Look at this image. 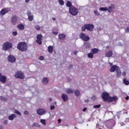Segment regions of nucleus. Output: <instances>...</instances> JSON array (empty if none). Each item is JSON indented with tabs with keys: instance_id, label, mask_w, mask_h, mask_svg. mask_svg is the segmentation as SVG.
<instances>
[{
	"instance_id": "obj_1",
	"label": "nucleus",
	"mask_w": 129,
	"mask_h": 129,
	"mask_svg": "<svg viewBox=\"0 0 129 129\" xmlns=\"http://www.w3.org/2000/svg\"><path fill=\"white\" fill-rule=\"evenodd\" d=\"M17 48L21 52H26L28 50V45L25 42H20L17 45Z\"/></svg>"
},
{
	"instance_id": "obj_2",
	"label": "nucleus",
	"mask_w": 129,
	"mask_h": 129,
	"mask_svg": "<svg viewBox=\"0 0 129 129\" xmlns=\"http://www.w3.org/2000/svg\"><path fill=\"white\" fill-rule=\"evenodd\" d=\"M93 29H94V25L90 24H85L82 27V31L85 32V30H88L91 32L93 31Z\"/></svg>"
},
{
	"instance_id": "obj_3",
	"label": "nucleus",
	"mask_w": 129,
	"mask_h": 129,
	"mask_svg": "<svg viewBox=\"0 0 129 129\" xmlns=\"http://www.w3.org/2000/svg\"><path fill=\"white\" fill-rule=\"evenodd\" d=\"M69 13L72 16H77L78 14V9L74 6H72L69 8Z\"/></svg>"
},
{
	"instance_id": "obj_4",
	"label": "nucleus",
	"mask_w": 129,
	"mask_h": 129,
	"mask_svg": "<svg viewBox=\"0 0 129 129\" xmlns=\"http://www.w3.org/2000/svg\"><path fill=\"white\" fill-rule=\"evenodd\" d=\"M11 48H13V44L11 42H6L4 43L3 49L4 51H8L9 49H11Z\"/></svg>"
},
{
	"instance_id": "obj_5",
	"label": "nucleus",
	"mask_w": 129,
	"mask_h": 129,
	"mask_svg": "<svg viewBox=\"0 0 129 129\" xmlns=\"http://www.w3.org/2000/svg\"><path fill=\"white\" fill-rule=\"evenodd\" d=\"M79 37H80V39H81L82 41H85L86 42H87V41H89L90 40V38L89 37V36H88V35L84 33H81L80 34Z\"/></svg>"
},
{
	"instance_id": "obj_6",
	"label": "nucleus",
	"mask_w": 129,
	"mask_h": 129,
	"mask_svg": "<svg viewBox=\"0 0 129 129\" xmlns=\"http://www.w3.org/2000/svg\"><path fill=\"white\" fill-rule=\"evenodd\" d=\"M15 77L17 79L19 78L20 79H24V78H25V75L22 72L18 71L16 73Z\"/></svg>"
},
{
	"instance_id": "obj_7",
	"label": "nucleus",
	"mask_w": 129,
	"mask_h": 129,
	"mask_svg": "<svg viewBox=\"0 0 129 129\" xmlns=\"http://www.w3.org/2000/svg\"><path fill=\"white\" fill-rule=\"evenodd\" d=\"M36 43L38 45H42V40H43V35L42 34H37L36 36Z\"/></svg>"
},
{
	"instance_id": "obj_8",
	"label": "nucleus",
	"mask_w": 129,
	"mask_h": 129,
	"mask_svg": "<svg viewBox=\"0 0 129 129\" xmlns=\"http://www.w3.org/2000/svg\"><path fill=\"white\" fill-rule=\"evenodd\" d=\"M114 8V6H111L108 7L104 8V7H101L100 8V11H108V13H111V11H112V9Z\"/></svg>"
},
{
	"instance_id": "obj_9",
	"label": "nucleus",
	"mask_w": 129,
	"mask_h": 129,
	"mask_svg": "<svg viewBox=\"0 0 129 129\" xmlns=\"http://www.w3.org/2000/svg\"><path fill=\"white\" fill-rule=\"evenodd\" d=\"M101 97L104 101H107L109 97V94H108V93L104 92L102 94Z\"/></svg>"
},
{
	"instance_id": "obj_10",
	"label": "nucleus",
	"mask_w": 129,
	"mask_h": 129,
	"mask_svg": "<svg viewBox=\"0 0 129 129\" xmlns=\"http://www.w3.org/2000/svg\"><path fill=\"white\" fill-rule=\"evenodd\" d=\"M18 21V17L17 16L15 15L13 16L11 18V24L12 25H15L16 24H17V22Z\"/></svg>"
},
{
	"instance_id": "obj_11",
	"label": "nucleus",
	"mask_w": 129,
	"mask_h": 129,
	"mask_svg": "<svg viewBox=\"0 0 129 129\" xmlns=\"http://www.w3.org/2000/svg\"><path fill=\"white\" fill-rule=\"evenodd\" d=\"M8 60L9 61V62L14 63V62H16V57L13 55H10L8 57Z\"/></svg>"
},
{
	"instance_id": "obj_12",
	"label": "nucleus",
	"mask_w": 129,
	"mask_h": 129,
	"mask_svg": "<svg viewBox=\"0 0 129 129\" xmlns=\"http://www.w3.org/2000/svg\"><path fill=\"white\" fill-rule=\"evenodd\" d=\"M37 114H39V115H43V114H45V113H46V110L43 109H38L37 110Z\"/></svg>"
},
{
	"instance_id": "obj_13",
	"label": "nucleus",
	"mask_w": 129,
	"mask_h": 129,
	"mask_svg": "<svg viewBox=\"0 0 129 129\" xmlns=\"http://www.w3.org/2000/svg\"><path fill=\"white\" fill-rule=\"evenodd\" d=\"M117 99V97L116 96H114V97H109L108 98V100L107 101L108 102H112V101H115Z\"/></svg>"
},
{
	"instance_id": "obj_14",
	"label": "nucleus",
	"mask_w": 129,
	"mask_h": 129,
	"mask_svg": "<svg viewBox=\"0 0 129 129\" xmlns=\"http://www.w3.org/2000/svg\"><path fill=\"white\" fill-rule=\"evenodd\" d=\"M7 13H9V10L6 8H4L0 11V16H5V14H7Z\"/></svg>"
},
{
	"instance_id": "obj_15",
	"label": "nucleus",
	"mask_w": 129,
	"mask_h": 129,
	"mask_svg": "<svg viewBox=\"0 0 129 129\" xmlns=\"http://www.w3.org/2000/svg\"><path fill=\"white\" fill-rule=\"evenodd\" d=\"M27 16L28 17L29 21L32 22V21L33 20V15H32V13H31V11H28L27 12Z\"/></svg>"
},
{
	"instance_id": "obj_16",
	"label": "nucleus",
	"mask_w": 129,
	"mask_h": 129,
	"mask_svg": "<svg viewBox=\"0 0 129 129\" xmlns=\"http://www.w3.org/2000/svg\"><path fill=\"white\" fill-rule=\"evenodd\" d=\"M17 28L21 31H24L25 30V25L23 24H19L17 25Z\"/></svg>"
},
{
	"instance_id": "obj_17",
	"label": "nucleus",
	"mask_w": 129,
	"mask_h": 129,
	"mask_svg": "<svg viewBox=\"0 0 129 129\" xmlns=\"http://www.w3.org/2000/svg\"><path fill=\"white\" fill-rule=\"evenodd\" d=\"M0 81L1 82H3V83H6L7 81V77H6V76H2L0 77Z\"/></svg>"
},
{
	"instance_id": "obj_18",
	"label": "nucleus",
	"mask_w": 129,
	"mask_h": 129,
	"mask_svg": "<svg viewBox=\"0 0 129 129\" xmlns=\"http://www.w3.org/2000/svg\"><path fill=\"white\" fill-rule=\"evenodd\" d=\"M116 72L117 77H120L121 75V71H120V69H119V68H117L116 70Z\"/></svg>"
},
{
	"instance_id": "obj_19",
	"label": "nucleus",
	"mask_w": 129,
	"mask_h": 129,
	"mask_svg": "<svg viewBox=\"0 0 129 129\" xmlns=\"http://www.w3.org/2000/svg\"><path fill=\"white\" fill-rule=\"evenodd\" d=\"M61 98H62L63 101H67V100H68V96L65 94H62L61 95Z\"/></svg>"
},
{
	"instance_id": "obj_20",
	"label": "nucleus",
	"mask_w": 129,
	"mask_h": 129,
	"mask_svg": "<svg viewBox=\"0 0 129 129\" xmlns=\"http://www.w3.org/2000/svg\"><path fill=\"white\" fill-rule=\"evenodd\" d=\"M105 57H108L109 58V57H111L112 56V51H109L105 54Z\"/></svg>"
},
{
	"instance_id": "obj_21",
	"label": "nucleus",
	"mask_w": 129,
	"mask_h": 129,
	"mask_svg": "<svg viewBox=\"0 0 129 129\" xmlns=\"http://www.w3.org/2000/svg\"><path fill=\"white\" fill-rule=\"evenodd\" d=\"M117 69V66L114 65L111 67L110 69V72H114V71H115V70H116Z\"/></svg>"
},
{
	"instance_id": "obj_22",
	"label": "nucleus",
	"mask_w": 129,
	"mask_h": 129,
	"mask_svg": "<svg viewBox=\"0 0 129 129\" xmlns=\"http://www.w3.org/2000/svg\"><path fill=\"white\" fill-rule=\"evenodd\" d=\"M58 38L60 39V40H64L65 38H66V35L64 34H60L58 35Z\"/></svg>"
},
{
	"instance_id": "obj_23",
	"label": "nucleus",
	"mask_w": 129,
	"mask_h": 129,
	"mask_svg": "<svg viewBox=\"0 0 129 129\" xmlns=\"http://www.w3.org/2000/svg\"><path fill=\"white\" fill-rule=\"evenodd\" d=\"M84 46H85L86 49H89L90 48V43L84 42Z\"/></svg>"
},
{
	"instance_id": "obj_24",
	"label": "nucleus",
	"mask_w": 129,
	"mask_h": 129,
	"mask_svg": "<svg viewBox=\"0 0 129 129\" xmlns=\"http://www.w3.org/2000/svg\"><path fill=\"white\" fill-rule=\"evenodd\" d=\"M91 51L93 54H97L99 50L97 48H92Z\"/></svg>"
},
{
	"instance_id": "obj_25",
	"label": "nucleus",
	"mask_w": 129,
	"mask_h": 129,
	"mask_svg": "<svg viewBox=\"0 0 129 129\" xmlns=\"http://www.w3.org/2000/svg\"><path fill=\"white\" fill-rule=\"evenodd\" d=\"M48 82H49V79L47 78H44L42 79V83H43V84H47V83H48Z\"/></svg>"
},
{
	"instance_id": "obj_26",
	"label": "nucleus",
	"mask_w": 129,
	"mask_h": 129,
	"mask_svg": "<svg viewBox=\"0 0 129 129\" xmlns=\"http://www.w3.org/2000/svg\"><path fill=\"white\" fill-rule=\"evenodd\" d=\"M53 46H49L48 47V53H53Z\"/></svg>"
},
{
	"instance_id": "obj_27",
	"label": "nucleus",
	"mask_w": 129,
	"mask_h": 129,
	"mask_svg": "<svg viewBox=\"0 0 129 129\" xmlns=\"http://www.w3.org/2000/svg\"><path fill=\"white\" fill-rule=\"evenodd\" d=\"M66 6L68 8H72V3L70 1H68L67 2Z\"/></svg>"
},
{
	"instance_id": "obj_28",
	"label": "nucleus",
	"mask_w": 129,
	"mask_h": 129,
	"mask_svg": "<svg viewBox=\"0 0 129 129\" xmlns=\"http://www.w3.org/2000/svg\"><path fill=\"white\" fill-rule=\"evenodd\" d=\"M16 116V114H12L10 116H9V119H10V120H13V119H14V118H15Z\"/></svg>"
},
{
	"instance_id": "obj_29",
	"label": "nucleus",
	"mask_w": 129,
	"mask_h": 129,
	"mask_svg": "<svg viewBox=\"0 0 129 129\" xmlns=\"http://www.w3.org/2000/svg\"><path fill=\"white\" fill-rule=\"evenodd\" d=\"M75 94L76 95V96H79V95H80V91H79V90H76L75 91Z\"/></svg>"
},
{
	"instance_id": "obj_30",
	"label": "nucleus",
	"mask_w": 129,
	"mask_h": 129,
	"mask_svg": "<svg viewBox=\"0 0 129 129\" xmlns=\"http://www.w3.org/2000/svg\"><path fill=\"white\" fill-rule=\"evenodd\" d=\"M123 83L125 85H129V81L128 80H126V79H124L123 80Z\"/></svg>"
},
{
	"instance_id": "obj_31",
	"label": "nucleus",
	"mask_w": 129,
	"mask_h": 129,
	"mask_svg": "<svg viewBox=\"0 0 129 129\" xmlns=\"http://www.w3.org/2000/svg\"><path fill=\"white\" fill-rule=\"evenodd\" d=\"M67 93L69 94V93H73V89H68L67 90Z\"/></svg>"
},
{
	"instance_id": "obj_32",
	"label": "nucleus",
	"mask_w": 129,
	"mask_h": 129,
	"mask_svg": "<svg viewBox=\"0 0 129 129\" xmlns=\"http://www.w3.org/2000/svg\"><path fill=\"white\" fill-rule=\"evenodd\" d=\"M40 122H41L42 124H44V125H46V120L45 119H41L40 120Z\"/></svg>"
},
{
	"instance_id": "obj_33",
	"label": "nucleus",
	"mask_w": 129,
	"mask_h": 129,
	"mask_svg": "<svg viewBox=\"0 0 129 129\" xmlns=\"http://www.w3.org/2000/svg\"><path fill=\"white\" fill-rule=\"evenodd\" d=\"M88 58H93V53L90 52L89 54H88Z\"/></svg>"
},
{
	"instance_id": "obj_34",
	"label": "nucleus",
	"mask_w": 129,
	"mask_h": 129,
	"mask_svg": "<svg viewBox=\"0 0 129 129\" xmlns=\"http://www.w3.org/2000/svg\"><path fill=\"white\" fill-rule=\"evenodd\" d=\"M35 28L37 31H40V29H41V27H40L39 25H36Z\"/></svg>"
},
{
	"instance_id": "obj_35",
	"label": "nucleus",
	"mask_w": 129,
	"mask_h": 129,
	"mask_svg": "<svg viewBox=\"0 0 129 129\" xmlns=\"http://www.w3.org/2000/svg\"><path fill=\"white\" fill-rule=\"evenodd\" d=\"M101 106V105L99 104V105H95L93 106L94 108H99Z\"/></svg>"
},
{
	"instance_id": "obj_36",
	"label": "nucleus",
	"mask_w": 129,
	"mask_h": 129,
	"mask_svg": "<svg viewBox=\"0 0 129 129\" xmlns=\"http://www.w3.org/2000/svg\"><path fill=\"white\" fill-rule=\"evenodd\" d=\"M59 3L60 6H64V1L63 0H59Z\"/></svg>"
},
{
	"instance_id": "obj_37",
	"label": "nucleus",
	"mask_w": 129,
	"mask_h": 129,
	"mask_svg": "<svg viewBox=\"0 0 129 129\" xmlns=\"http://www.w3.org/2000/svg\"><path fill=\"white\" fill-rule=\"evenodd\" d=\"M15 112L17 114H18V115H22V114H21V112H20V111H19V110H15Z\"/></svg>"
},
{
	"instance_id": "obj_38",
	"label": "nucleus",
	"mask_w": 129,
	"mask_h": 129,
	"mask_svg": "<svg viewBox=\"0 0 129 129\" xmlns=\"http://www.w3.org/2000/svg\"><path fill=\"white\" fill-rule=\"evenodd\" d=\"M94 13L95 15H96V16H99V15H100L99 14V13H98V11H97V10H95L94 11Z\"/></svg>"
},
{
	"instance_id": "obj_39",
	"label": "nucleus",
	"mask_w": 129,
	"mask_h": 129,
	"mask_svg": "<svg viewBox=\"0 0 129 129\" xmlns=\"http://www.w3.org/2000/svg\"><path fill=\"white\" fill-rule=\"evenodd\" d=\"M0 99H1V100H5V101H7V98H6L3 96H0Z\"/></svg>"
},
{
	"instance_id": "obj_40",
	"label": "nucleus",
	"mask_w": 129,
	"mask_h": 129,
	"mask_svg": "<svg viewBox=\"0 0 129 129\" xmlns=\"http://www.w3.org/2000/svg\"><path fill=\"white\" fill-rule=\"evenodd\" d=\"M13 36H17L18 35V32L17 31H14L13 32Z\"/></svg>"
},
{
	"instance_id": "obj_41",
	"label": "nucleus",
	"mask_w": 129,
	"mask_h": 129,
	"mask_svg": "<svg viewBox=\"0 0 129 129\" xmlns=\"http://www.w3.org/2000/svg\"><path fill=\"white\" fill-rule=\"evenodd\" d=\"M92 100H93V101L96 100V96H93L92 97Z\"/></svg>"
},
{
	"instance_id": "obj_42",
	"label": "nucleus",
	"mask_w": 129,
	"mask_h": 129,
	"mask_svg": "<svg viewBox=\"0 0 129 129\" xmlns=\"http://www.w3.org/2000/svg\"><path fill=\"white\" fill-rule=\"evenodd\" d=\"M39 60H44V56H41L39 57Z\"/></svg>"
},
{
	"instance_id": "obj_43",
	"label": "nucleus",
	"mask_w": 129,
	"mask_h": 129,
	"mask_svg": "<svg viewBox=\"0 0 129 129\" xmlns=\"http://www.w3.org/2000/svg\"><path fill=\"white\" fill-rule=\"evenodd\" d=\"M126 33H129V27H127L125 29Z\"/></svg>"
},
{
	"instance_id": "obj_44",
	"label": "nucleus",
	"mask_w": 129,
	"mask_h": 129,
	"mask_svg": "<svg viewBox=\"0 0 129 129\" xmlns=\"http://www.w3.org/2000/svg\"><path fill=\"white\" fill-rule=\"evenodd\" d=\"M52 34H53V35H58V32H55V31H53V32H52Z\"/></svg>"
},
{
	"instance_id": "obj_45",
	"label": "nucleus",
	"mask_w": 129,
	"mask_h": 129,
	"mask_svg": "<svg viewBox=\"0 0 129 129\" xmlns=\"http://www.w3.org/2000/svg\"><path fill=\"white\" fill-rule=\"evenodd\" d=\"M122 76H125V75H126V73H125V72H122Z\"/></svg>"
},
{
	"instance_id": "obj_46",
	"label": "nucleus",
	"mask_w": 129,
	"mask_h": 129,
	"mask_svg": "<svg viewBox=\"0 0 129 129\" xmlns=\"http://www.w3.org/2000/svg\"><path fill=\"white\" fill-rule=\"evenodd\" d=\"M24 114L28 115V114H29V112L28 111H24Z\"/></svg>"
},
{
	"instance_id": "obj_47",
	"label": "nucleus",
	"mask_w": 129,
	"mask_h": 129,
	"mask_svg": "<svg viewBox=\"0 0 129 129\" xmlns=\"http://www.w3.org/2000/svg\"><path fill=\"white\" fill-rule=\"evenodd\" d=\"M54 108H55V106H50V109L51 110H53V109H54Z\"/></svg>"
},
{
	"instance_id": "obj_48",
	"label": "nucleus",
	"mask_w": 129,
	"mask_h": 129,
	"mask_svg": "<svg viewBox=\"0 0 129 129\" xmlns=\"http://www.w3.org/2000/svg\"><path fill=\"white\" fill-rule=\"evenodd\" d=\"M86 110H87V108L86 107L84 108L83 109V111H86Z\"/></svg>"
},
{
	"instance_id": "obj_49",
	"label": "nucleus",
	"mask_w": 129,
	"mask_h": 129,
	"mask_svg": "<svg viewBox=\"0 0 129 129\" xmlns=\"http://www.w3.org/2000/svg\"><path fill=\"white\" fill-rule=\"evenodd\" d=\"M4 124H8V120H5L4 121Z\"/></svg>"
},
{
	"instance_id": "obj_50",
	"label": "nucleus",
	"mask_w": 129,
	"mask_h": 129,
	"mask_svg": "<svg viewBox=\"0 0 129 129\" xmlns=\"http://www.w3.org/2000/svg\"><path fill=\"white\" fill-rule=\"evenodd\" d=\"M125 99H126V100H128V99H129V97H128V96H127L125 98Z\"/></svg>"
},
{
	"instance_id": "obj_51",
	"label": "nucleus",
	"mask_w": 129,
	"mask_h": 129,
	"mask_svg": "<svg viewBox=\"0 0 129 129\" xmlns=\"http://www.w3.org/2000/svg\"><path fill=\"white\" fill-rule=\"evenodd\" d=\"M52 20L53 21H56V18H55V17H53V18H52Z\"/></svg>"
},
{
	"instance_id": "obj_52",
	"label": "nucleus",
	"mask_w": 129,
	"mask_h": 129,
	"mask_svg": "<svg viewBox=\"0 0 129 129\" xmlns=\"http://www.w3.org/2000/svg\"><path fill=\"white\" fill-rule=\"evenodd\" d=\"M85 102H89V100H88V99L85 100Z\"/></svg>"
},
{
	"instance_id": "obj_53",
	"label": "nucleus",
	"mask_w": 129,
	"mask_h": 129,
	"mask_svg": "<svg viewBox=\"0 0 129 129\" xmlns=\"http://www.w3.org/2000/svg\"><path fill=\"white\" fill-rule=\"evenodd\" d=\"M74 55H76V54H77V51H74Z\"/></svg>"
},
{
	"instance_id": "obj_54",
	"label": "nucleus",
	"mask_w": 129,
	"mask_h": 129,
	"mask_svg": "<svg viewBox=\"0 0 129 129\" xmlns=\"http://www.w3.org/2000/svg\"><path fill=\"white\" fill-rule=\"evenodd\" d=\"M58 123H60V122H61V119H58Z\"/></svg>"
},
{
	"instance_id": "obj_55",
	"label": "nucleus",
	"mask_w": 129,
	"mask_h": 129,
	"mask_svg": "<svg viewBox=\"0 0 129 129\" xmlns=\"http://www.w3.org/2000/svg\"><path fill=\"white\" fill-rule=\"evenodd\" d=\"M72 67H73V66L72 64H70L69 68H72Z\"/></svg>"
},
{
	"instance_id": "obj_56",
	"label": "nucleus",
	"mask_w": 129,
	"mask_h": 129,
	"mask_svg": "<svg viewBox=\"0 0 129 129\" xmlns=\"http://www.w3.org/2000/svg\"><path fill=\"white\" fill-rule=\"evenodd\" d=\"M0 129H4L3 125H0Z\"/></svg>"
},
{
	"instance_id": "obj_57",
	"label": "nucleus",
	"mask_w": 129,
	"mask_h": 129,
	"mask_svg": "<svg viewBox=\"0 0 129 129\" xmlns=\"http://www.w3.org/2000/svg\"><path fill=\"white\" fill-rule=\"evenodd\" d=\"M36 123H34L32 124V126H36Z\"/></svg>"
},
{
	"instance_id": "obj_58",
	"label": "nucleus",
	"mask_w": 129,
	"mask_h": 129,
	"mask_svg": "<svg viewBox=\"0 0 129 129\" xmlns=\"http://www.w3.org/2000/svg\"><path fill=\"white\" fill-rule=\"evenodd\" d=\"M109 66H112V63L109 62Z\"/></svg>"
},
{
	"instance_id": "obj_59",
	"label": "nucleus",
	"mask_w": 129,
	"mask_h": 129,
	"mask_svg": "<svg viewBox=\"0 0 129 129\" xmlns=\"http://www.w3.org/2000/svg\"><path fill=\"white\" fill-rule=\"evenodd\" d=\"M25 2L26 3H29V2H30V0H25Z\"/></svg>"
},
{
	"instance_id": "obj_60",
	"label": "nucleus",
	"mask_w": 129,
	"mask_h": 129,
	"mask_svg": "<svg viewBox=\"0 0 129 129\" xmlns=\"http://www.w3.org/2000/svg\"><path fill=\"white\" fill-rule=\"evenodd\" d=\"M68 81H71V80L69 78H68Z\"/></svg>"
},
{
	"instance_id": "obj_61",
	"label": "nucleus",
	"mask_w": 129,
	"mask_h": 129,
	"mask_svg": "<svg viewBox=\"0 0 129 129\" xmlns=\"http://www.w3.org/2000/svg\"><path fill=\"white\" fill-rule=\"evenodd\" d=\"M2 76H2V73H0V77H2Z\"/></svg>"
},
{
	"instance_id": "obj_62",
	"label": "nucleus",
	"mask_w": 129,
	"mask_h": 129,
	"mask_svg": "<svg viewBox=\"0 0 129 129\" xmlns=\"http://www.w3.org/2000/svg\"><path fill=\"white\" fill-rule=\"evenodd\" d=\"M49 100H50V101H52V100L51 99V98H50V99H49Z\"/></svg>"
}]
</instances>
